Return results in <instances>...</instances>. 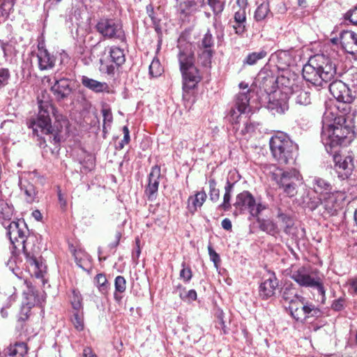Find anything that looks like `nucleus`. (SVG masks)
<instances>
[{"label":"nucleus","mask_w":357,"mask_h":357,"mask_svg":"<svg viewBox=\"0 0 357 357\" xmlns=\"http://www.w3.org/2000/svg\"><path fill=\"white\" fill-rule=\"evenodd\" d=\"M2 224L7 229V234L11 243L16 249L21 248L23 250L26 263L31 274L37 279H40L44 284L46 265L40 255L38 247L33 245L36 237L29 234V230L24 221H13L8 226L4 222Z\"/></svg>","instance_id":"obj_1"},{"label":"nucleus","mask_w":357,"mask_h":357,"mask_svg":"<svg viewBox=\"0 0 357 357\" xmlns=\"http://www.w3.org/2000/svg\"><path fill=\"white\" fill-rule=\"evenodd\" d=\"M336 73V63L331 58L324 54H316L304 65L302 75L307 82L322 86L331 81Z\"/></svg>","instance_id":"obj_2"},{"label":"nucleus","mask_w":357,"mask_h":357,"mask_svg":"<svg viewBox=\"0 0 357 357\" xmlns=\"http://www.w3.org/2000/svg\"><path fill=\"white\" fill-rule=\"evenodd\" d=\"M177 58L182 75L183 90L188 93L202 80L199 70L195 67V47L192 43L179 40Z\"/></svg>","instance_id":"obj_3"},{"label":"nucleus","mask_w":357,"mask_h":357,"mask_svg":"<svg viewBox=\"0 0 357 357\" xmlns=\"http://www.w3.org/2000/svg\"><path fill=\"white\" fill-rule=\"evenodd\" d=\"M353 136L352 128L347 123L345 115L335 117L331 124H323L321 141L328 152L332 151L333 148L342 145L347 138L351 139Z\"/></svg>","instance_id":"obj_4"},{"label":"nucleus","mask_w":357,"mask_h":357,"mask_svg":"<svg viewBox=\"0 0 357 357\" xmlns=\"http://www.w3.org/2000/svg\"><path fill=\"white\" fill-rule=\"evenodd\" d=\"M270 149L274 159L280 165H287L294 160L297 144L283 132H278L270 139Z\"/></svg>","instance_id":"obj_5"},{"label":"nucleus","mask_w":357,"mask_h":357,"mask_svg":"<svg viewBox=\"0 0 357 357\" xmlns=\"http://www.w3.org/2000/svg\"><path fill=\"white\" fill-rule=\"evenodd\" d=\"M39 107L40 110L37 118L30 119L27 121L28 127L33 130L34 135L39 136L38 131L40 130L43 134L49 135L48 140L50 142L54 144H59L61 140V130L56 124L54 126L51 125L49 112L44 109V106L40 105Z\"/></svg>","instance_id":"obj_6"},{"label":"nucleus","mask_w":357,"mask_h":357,"mask_svg":"<svg viewBox=\"0 0 357 357\" xmlns=\"http://www.w3.org/2000/svg\"><path fill=\"white\" fill-rule=\"evenodd\" d=\"M233 206L235 215L248 213L253 218L258 217L260 213L266 208L265 206L261 203H257L254 196L247 190H244L236 196Z\"/></svg>","instance_id":"obj_7"},{"label":"nucleus","mask_w":357,"mask_h":357,"mask_svg":"<svg viewBox=\"0 0 357 357\" xmlns=\"http://www.w3.org/2000/svg\"><path fill=\"white\" fill-rule=\"evenodd\" d=\"M272 178L284 193L291 197L297 194V188L301 183V176L296 169L282 171L278 169L273 173Z\"/></svg>","instance_id":"obj_8"},{"label":"nucleus","mask_w":357,"mask_h":357,"mask_svg":"<svg viewBox=\"0 0 357 357\" xmlns=\"http://www.w3.org/2000/svg\"><path fill=\"white\" fill-rule=\"evenodd\" d=\"M290 278L301 287L316 289L321 296V303H325L326 290L320 278L313 277L305 266L291 271Z\"/></svg>","instance_id":"obj_9"},{"label":"nucleus","mask_w":357,"mask_h":357,"mask_svg":"<svg viewBox=\"0 0 357 357\" xmlns=\"http://www.w3.org/2000/svg\"><path fill=\"white\" fill-rule=\"evenodd\" d=\"M334 170L340 180L349 178L356 167V160L352 153H335L333 155Z\"/></svg>","instance_id":"obj_10"},{"label":"nucleus","mask_w":357,"mask_h":357,"mask_svg":"<svg viewBox=\"0 0 357 357\" xmlns=\"http://www.w3.org/2000/svg\"><path fill=\"white\" fill-rule=\"evenodd\" d=\"M97 31L107 38L125 40V33L120 22L112 19H101L96 24Z\"/></svg>","instance_id":"obj_11"},{"label":"nucleus","mask_w":357,"mask_h":357,"mask_svg":"<svg viewBox=\"0 0 357 357\" xmlns=\"http://www.w3.org/2000/svg\"><path fill=\"white\" fill-rule=\"evenodd\" d=\"M346 199V194L342 191H331L321 196L322 206L327 215H333Z\"/></svg>","instance_id":"obj_12"},{"label":"nucleus","mask_w":357,"mask_h":357,"mask_svg":"<svg viewBox=\"0 0 357 357\" xmlns=\"http://www.w3.org/2000/svg\"><path fill=\"white\" fill-rule=\"evenodd\" d=\"M329 91L339 102L351 103L355 98L348 86L341 80H335L329 84Z\"/></svg>","instance_id":"obj_13"},{"label":"nucleus","mask_w":357,"mask_h":357,"mask_svg":"<svg viewBox=\"0 0 357 357\" xmlns=\"http://www.w3.org/2000/svg\"><path fill=\"white\" fill-rule=\"evenodd\" d=\"M73 80L62 77L55 80L54 84L51 87L55 99L57 101H63L67 100L73 91Z\"/></svg>","instance_id":"obj_14"},{"label":"nucleus","mask_w":357,"mask_h":357,"mask_svg":"<svg viewBox=\"0 0 357 357\" xmlns=\"http://www.w3.org/2000/svg\"><path fill=\"white\" fill-rule=\"evenodd\" d=\"M160 176V167L158 165L153 166L149 174V183L145 189V193L149 201H153L156 197Z\"/></svg>","instance_id":"obj_15"},{"label":"nucleus","mask_w":357,"mask_h":357,"mask_svg":"<svg viewBox=\"0 0 357 357\" xmlns=\"http://www.w3.org/2000/svg\"><path fill=\"white\" fill-rule=\"evenodd\" d=\"M255 84L264 92L269 93L275 91L277 79L272 72L261 70L255 79Z\"/></svg>","instance_id":"obj_16"},{"label":"nucleus","mask_w":357,"mask_h":357,"mask_svg":"<svg viewBox=\"0 0 357 357\" xmlns=\"http://www.w3.org/2000/svg\"><path fill=\"white\" fill-rule=\"evenodd\" d=\"M278 280L274 273H271L268 278L265 279L259 287V296L263 300L273 296L278 287Z\"/></svg>","instance_id":"obj_17"},{"label":"nucleus","mask_w":357,"mask_h":357,"mask_svg":"<svg viewBox=\"0 0 357 357\" xmlns=\"http://www.w3.org/2000/svg\"><path fill=\"white\" fill-rule=\"evenodd\" d=\"M19 186L27 203L31 204L36 200L38 191L35 186L23 176L19 178Z\"/></svg>","instance_id":"obj_18"},{"label":"nucleus","mask_w":357,"mask_h":357,"mask_svg":"<svg viewBox=\"0 0 357 357\" xmlns=\"http://www.w3.org/2000/svg\"><path fill=\"white\" fill-rule=\"evenodd\" d=\"M37 57L38 68L40 70H47L54 67L56 59L46 49L38 46Z\"/></svg>","instance_id":"obj_19"},{"label":"nucleus","mask_w":357,"mask_h":357,"mask_svg":"<svg viewBox=\"0 0 357 357\" xmlns=\"http://www.w3.org/2000/svg\"><path fill=\"white\" fill-rule=\"evenodd\" d=\"M81 82L84 87L95 93L109 92V87L106 82H101L85 75L82 76Z\"/></svg>","instance_id":"obj_20"},{"label":"nucleus","mask_w":357,"mask_h":357,"mask_svg":"<svg viewBox=\"0 0 357 357\" xmlns=\"http://www.w3.org/2000/svg\"><path fill=\"white\" fill-rule=\"evenodd\" d=\"M26 344L23 342H16L10 344L3 350V357H24L27 353Z\"/></svg>","instance_id":"obj_21"},{"label":"nucleus","mask_w":357,"mask_h":357,"mask_svg":"<svg viewBox=\"0 0 357 357\" xmlns=\"http://www.w3.org/2000/svg\"><path fill=\"white\" fill-rule=\"evenodd\" d=\"M311 184L314 192L321 197L333 190L331 184L326 180L320 177L315 176L312 178Z\"/></svg>","instance_id":"obj_22"},{"label":"nucleus","mask_w":357,"mask_h":357,"mask_svg":"<svg viewBox=\"0 0 357 357\" xmlns=\"http://www.w3.org/2000/svg\"><path fill=\"white\" fill-rule=\"evenodd\" d=\"M291 98L300 105H307L311 103L310 92L306 89L296 86L291 93Z\"/></svg>","instance_id":"obj_23"},{"label":"nucleus","mask_w":357,"mask_h":357,"mask_svg":"<svg viewBox=\"0 0 357 357\" xmlns=\"http://www.w3.org/2000/svg\"><path fill=\"white\" fill-rule=\"evenodd\" d=\"M304 301L303 297L299 296L296 301L291 302L289 305L291 314L297 321H304Z\"/></svg>","instance_id":"obj_24"},{"label":"nucleus","mask_w":357,"mask_h":357,"mask_svg":"<svg viewBox=\"0 0 357 357\" xmlns=\"http://www.w3.org/2000/svg\"><path fill=\"white\" fill-rule=\"evenodd\" d=\"M108 52L112 61L116 64V66L123 65L126 61V57L123 50L119 47L113 46L110 47H105L104 50L105 54Z\"/></svg>","instance_id":"obj_25"},{"label":"nucleus","mask_w":357,"mask_h":357,"mask_svg":"<svg viewBox=\"0 0 357 357\" xmlns=\"http://www.w3.org/2000/svg\"><path fill=\"white\" fill-rule=\"evenodd\" d=\"M206 199V194L204 191L197 192L194 197L191 196L188 198V211L194 213L197 208H200Z\"/></svg>","instance_id":"obj_26"},{"label":"nucleus","mask_w":357,"mask_h":357,"mask_svg":"<svg viewBox=\"0 0 357 357\" xmlns=\"http://www.w3.org/2000/svg\"><path fill=\"white\" fill-rule=\"evenodd\" d=\"M116 64L112 61L109 55H104L100 59L99 70L101 73L113 75L115 73Z\"/></svg>","instance_id":"obj_27"},{"label":"nucleus","mask_w":357,"mask_h":357,"mask_svg":"<svg viewBox=\"0 0 357 357\" xmlns=\"http://www.w3.org/2000/svg\"><path fill=\"white\" fill-rule=\"evenodd\" d=\"M250 90L246 92L239 93L236 95L235 99V106L240 113H245L249 106Z\"/></svg>","instance_id":"obj_28"},{"label":"nucleus","mask_w":357,"mask_h":357,"mask_svg":"<svg viewBox=\"0 0 357 357\" xmlns=\"http://www.w3.org/2000/svg\"><path fill=\"white\" fill-rule=\"evenodd\" d=\"M259 229L267 234L275 236L279 233L277 225L271 220L257 218Z\"/></svg>","instance_id":"obj_29"},{"label":"nucleus","mask_w":357,"mask_h":357,"mask_svg":"<svg viewBox=\"0 0 357 357\" xmlns=\"http://www.w3.org/2000/svg\"><path fill=\"white\" fill-rule=\"evenodd\" d=\"M354 37V32L352 31H342L340 34V39L342 46L349 54L353 52L351 45Z\"/></svg>","instance_id":"obj_30"},{"label":"nucleus","mask_w":357,"mask_h":357,"mask_svg":"<svg viewBox=\"0 0 357 357\" xmlns=\"http://www.w3.org/2000/svg\"><path fill=\"white\" fill-rule=\"evenodd\" d=\"M234 183L227 181L226 185L225 186V194L223 196V202L219 206V208L225 211H227L231 209V204L230 203L231 192L234 188Z\"/></svg>","instance_id":"obj_31"},{"label":"nucleus","mask_w":357,"mask_h":357,"mask_svg":"<svg viewBox=\"0 0 357 357\" xmlns=\"http://www.w3.org/2000/svg\"><path fill=\"white\" fill-rule=\"evenodd\" d=\"M267 55V52L261 50L259 52H254L248 54L243 61V66H253L257 63L259 60L265 58Z\"/></svg>","instance_id":"obj_32"},{"label":"nucleus","mask_w":357,"mask_h":357,"mask_svg":"<svg viewBox=\"0 0 357 357\" xmlns=\"http://www.w3.org/2000/svg\"><path fill=\"white\" fill-rule=\"evenodd\" d=\"M277 66L279 70H284L291 62L290 54L287 51H280L276 54Z\"/></svg>","instance_id":"obj_33"},{"label":"nucleus","mask_w":357,"mask_h":357,"mask_svg":"<svg viewBox=\"0 0 357 357\" xmlns=\"http://www.w3.org/2000/svg\"><path fill=\"white\" fill-rule=\"evenodd\" d=\"M181 13L189 15L197 10V3L195 0H176Z\"/></svg>","instance_id":"obj_34"},{"label":"nucleus","mask_w":357,"mask_h":357,"mask_svg":"<svg viewBox=\"0 0 357 357\" xmlns=\"http://www.w3.org/2000/svg\"><path fill=\"white\" fill-rule=\"evenodd\" d=\"M271 16V9L268 1L263 2L256 9L255 13V19L259 22L265 20L268 16Z\"/></svg>","instance_id":"obj_35"},{"label":"nucleus","mask_w":357,"mask_h":357,"mask_svg":"<svg viewBox=\"0 0 357 357\" xmlns=\"http://www.w3.org/2000/svg\"><path fill=\"white\" fill-rule=\"evenodd\" d=\"M15 302V296L13 295L8 296L6 294L1 293L0 294V312L3 317H7L8 313L6 309L10 307Z\"/></svg>","instance_id":"obj_36"},{"label":"nucleus","mask_w":357,"mask_h":357,"mask_svg":"<svg viewBox=\"0 0 357 357\" xmlns=\"http://www.w3.org/2000/svg\"><path fill=\"white\" fill-rule=\"evenodd\" d=\"M13 215V208L4 200L0 199V220L9 222Z\"/></svg>","instance_id":"obj_37"},{"label":"nucleus","mask_w":357,"mask_h":357,"mask_svg":"<svg viewBox=\"0 0 357 357\" xmlns=\"http://www.w3.org/2000/svg\"><path fill=\"white\" fill-rule=\"evenodd\" d=\"M213 54V51L212 50L200 49V52L198 54V63L203 67L210 68Z\"/></svg>","instance_id":"obj_38"},{"label":"nucleus","mask_w":357,"mask_h":357,"mask_svg":"<svg viewBox=\"0 0 357 357\" xmlns=\"http://www.w3.org/2000/svg\"><path fill=\"white\" fill-rule=\"evenodd\" d=\"M268 3L271 16L275 14H284L287 11V6L282 0H268Z\"/></svg>","instance_id":"obj_39"},{"label":"nucleus","mask_w":357,"mask_h":357,"mask_svg":"<svg viewBox=\"0 0 357 357\" xmlns=\"http://www.w3.org/2000/svg\"><path fill=\"white\" fill-rule=\"evenodd\" d=\"M282 297L284 301L289 302L291 304V302L296 301L294 298H297L299 296L297 295V291L294 285L292 284H287L282 290Z\"/></svg>","instance_id":"obj_40"},{"label":"nucleus","mask_w":357,"mask_h":357,"mask_svg":"<svg viewBox=\"0 0 357 357\" xmlns=\"http://www.w3.org/2000/svg\"><path fill=\"white\" fill-rule=\"evenodd\" d=\"M282 71L283 73L276 77L277 83H280L286 87H291L293 86V82L294 81V77L295 75L287 69Z\"/></svg>","instance_id":"obj_41"},{"label":"nucleus","mask_w":357,"mask_h":357,"mask_svg":"<svg viewBox=\"0 0 357 357\" xmlns=\"http://www.w3.org/2000/svg\"><path fill=\"white\" fill-rule=\"evenodd\" d=\"M304 321L310 317H318L320 316V310L316 307L312 303L305 302V301H304Z\"/></svg>","instance_id":"obj_42"},{"label":"nucleus","mask_w":357,"mask_h":357,"mask_svg":"<svg viewBox=\"0 0 357 357\" xmlns=\"http://www.w3.org/2000/svg\"><path fill=\"white\" fill-rule=\"evenodd\" d=\"M95 281L100 292L102 294H107L109 287V284L106 278L105 275L102 273L96 275Z\"/></svg>","instance_id":"obj_43"},{"label":"nucleus","mask_w":357,"mask_h":357,"mask_svg":"<svg viewBox=\"0 0 357 357\" xmlns=\"http://www.w3.org/2000/svg\"><path fill=\"white\" fill-rule=\"evenodd\" d=\"M278 218L282 223V227H283L284 231L286 234H289L294 225L293 219L289 215L280 212L278 213Z\"/></svg>","instance_id":"obj_44"},{"label":"nucleus","mask_w":357,"mask_h":357,"mask_svg":"<svg viewBox=\"0 0 357 357\" xmlns=\"http://www.w3.org/2000/svg\"><path fill=\"white\" fill-rule=\"evenodd\" d=\"M176 291L178 292L179 297L183 301H195L197 299V292L194 289L185 291V288L179 284L176 287Z\"/></svg>","instance_id":"obj_45"},{"label":"nucleus","mask_w":357,"mask_h":357,"mask_svg":"<svg viewBox=\"0 0 357 357\" xmlns=\"http://www.w3.org/2000/svg\"><path fill=\"white\" fill-rule=\"evenodd\" d=\"M226 0H207V4L210 6L213 14L217 16L220 15L225 6Z\"/></svg>","instance_id":"obj_46"},{"label":"nucleus","mask_w":357,"mask_h":357,"mask_svg":"<svg viewBox=\"0 0 357 357\" xmlns=\"http://www.w3.org/2000/svg\"><path fill=\"white\" fill-rule=\"evenodd\" d=\"M303 203L310 211L315 210L319 206L322 205L321 197H311L307 195L303 199Z\"/></svg>","instance_id":"obj_47"},{"label":"nucleus","mask_w":357,"mask_h":357,"mask_svg":"<svg viewBox=\"0 0 357 357\" xmlns=\"http://www.w3.org/2000/svg\"><path fill=\"white\" fill-rule=\"evenodd\" d=\"M71 321L74 325L75 328L81 331L84 329V319L83 313L80 310L75 311L73 314Z\"/></svg>","instance_id":"obj_48"},{"label":"nucleus","mask_w":357,"mask_h":357,"mask_svg":"<svg viewBox=\"0 0 357 357\" xmlns=\"http://www.w3.org/2000/svg\"><path fill=\"white\" fill-rule=\"evenodd\" d=\"M162 71L160 63L156 58L153 59L149 66V75L151 77H156L161 75Z\"/></svg>","instance_id":"obj_49"},{"label":"nucleus","mask_w":357,"mask_h":357,"mask_svg":"<svg viewBox=\"0 0 357 357\" xmlns=\"http://www.w3.org/2000/svg\"><path fill=\"white\" fill-rule=\"evenodd\" d=\"M181 270L179 273V278L185 283H188L192 277V270L190 267L186 266L185 262H183L181 264Z\"/></svg>","instance_id":"obj_50"},{"label":"nucleus","mask_w":357,"mask_h":357,"mask_svg":"<svg viewBox=\"0 0 357 357\" xmlns=\"http://www.w3.org/2000/svg\"><path fill=\"white\" fill-rule=\"evenodd\" d=\"M209 185V196L210 199L213 202H217L220 198V190L216 188V182L215 179L211 178L208 181Z\"/></svg>","instance_id":"obj_51"},{"label":"nucleus","mask_w":357,"mask_h":357,"mask_svg":"<svg viewBox=\"0 0 357 357\" xmlns=\"http://www.w3.org/2000/svg\"><path fill=\"white\" fill-rule=\"evenodd\" d=\"M213 45V36L209 31H208L202 39L199 48L202 50H211Z\"/></svg>","instance_id":"obj_52"},{"label":"nucleus","mask_w":357,"mask_h":357,"mask_svg":"<svg viewBox=\"0 0 357 357\" xmlns=\"http://www.w3.org/2000/svg\"><path fill=\"white\" fill-rule=\"evenodd\" d=\"M10 79V73L7 68H0V89L6 86Z\"/></svg>","instance_id":"obj_53"},{"label":"nucleus","mask_w":357,"mask_h":357,"mask_svg":"<svg viewBox=\"0 0 357 357\" xmlns=\"http://www.w3.org/2000/svg\"><path fill=\"white\" fill-rule=\"evenodd\" d=\"M0 9L2 15H8L14 6L13 0H0Z\"/></svg>","instance_id":"obj_54"},{"label":"nucleus","mask_w":357,"mask_h":357,"mask_svg":"<svg viewBox=\"0 0 357 357\" xmlns=\"http://www.w3.org/2000/svg\"><path fill=\"white\" fill-rule=\"evenodd\" d=\"M115 291L120 294L123 293L126 289V281L124 277L119 275L114 280Z\"/></svg>","instance_id":"obj_55"},{"label":"nucleus","mask_w":357,"mask_h":357,"mask_svg":"<svg viewBox=\"0 0 357 357\" xmlns=\"http://www.w3.org/2000/svg\"><path fill=\"white\" fill-rule=\"evenodd\" d=\"M71 304L75 311L80 310L82 308V298L79 292L75 290L73 291V297L71 298Z\"/></svg>","instance_id":"obj_56"},{"label":"nucleus","mask_w":357,"mask_h":357,"mask_svg":"<svg viewBox=\"0 0 357 357\" xmlns=\"http://www.w3.org/2000/svg\"><path fill=\"white\" fill-rule=\"evenodd\" d=\"M234 22H246V12L245 8H239L234 15Z\"/></svg>","instance_id":"obj_57"},{"label":"nucleus","mask_w":357,"mask_h":357,"mask_svg":"<svg viewBox=\"0 0 357 357\" xmlns=\"http://www.w3.org/2000/svg\"><path fill=\"white\" fill-rule=\"evenodd\" d=\"M241 114L242 113H240L234 105V107H231L229 110L227 118L231 123H237L238 122V119Z\"/></svg>","instance_id":"obj_58"},{"label":"nucleus","mask_w":357,"mask_h":357,"mask_svg":"<svg viewBox=\"0 0 357 357\" xmlns=\"http://www.w3.org/2000/svg\"><path fill=\"white\" fill-rule=\"evenodd\" d=\"M245 24L246 22H234L232 27L235 31V33L238 36H243L247 31Z\"/></svg>","instance_id":"obj_59"},{"label":"nucleus","mask_w":357,"mask_h":357,"mask_svg":"<svg viewBox=\"0 0 357 357\" xmlns=\"http://www.w3.org/2000/svg\"><path fill=\"white\" fill-rule=\"evenodd\" d=\"M345 18L349 20L353 24L357 25V6L353 10L346 13Z\"/></svg>","instance_id":"obj_60"},{"label":"nucleus","mask_w":357,"mask_h":357,"mask_svg":"<svg viewBox=\"0 0 357 357\" xmlns=\"http://www.w3.org/2000/svg\"><path fill=\"white\" fill-rule=\"evenodd\" d=\"M208 250L211 260L214 263L215 266H217L218 264L220 261L219 255L213 250L211 245H208Z\"/></svg>","instance_id":"obj_61"},{"label":"nucleus","mask_w":357,"mask_h":357,"mask_svg":"<svg viewBox=\"0 0 357 357\" xmlns=\"http://www.w3.org/2000/svg\"><path fill=\"white\" fill-rule=\"evenodd\" d=\"M146 13H147L148 15L149 16V17L151 19L153 24L155 26H158L159 20L155 16L153 7L151 4H149L146 6Z\"/></svg>","instance_id":"obj_62"},{"label":"nucleus","mask_w":357,"mask_h":357,"mask_svg":"<svg viewBox=\"0 0 357 357\" xmlns=\"http://www.w3.org/2000/svg\"><path fill=\"white\" fill-rule=\"evenodd\" d=\"M0 46L3 53V56L5 58L8 57L10 54V49L11 45L7 41H4L3 40H0Z\"/></svg>","instance_id":"obj_63"},{"label":"nucleus","mask_w":357,"mask_h":357,"mask_svg":"<svg viewBox=\"0 0 357 357\" xmlns=\"http://www.w3.org/2000/svg\"><path fill=\"white\" fill-rule=\"evenodd\" d=\"M344 300L343 298H340L337 300L333 301L331 307L333 310L335 311H340L344 307Z\"/></svg>","instance_id":"obj_64"}]
</instances>
